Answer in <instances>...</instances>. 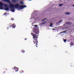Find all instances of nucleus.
<instances>
[{
	"mask_svg": "<svg viewBox=\"0 0 74 74\" xmlns=\"http://www.w3.org/2000/svg\"><path fill=\"white\" fill-rule=\"evenodd\" d=\"M36 47H38L37 46H36Z\"/></svg>",
	"mask_w": 74,
	"mask_h": 74,
	"instance_id": "72a5a7b5",
	"label": "nucleus"
},
{
	"mask_svg": "<svg viewBox=\"0 0 74 74\" xmlns=\"http://www.w3.org/2000/svg\"><path fill=\"white\" fill-rule=\"evenodd\" d=\"M67 41V40L66 39H64V42H66V41Z\"/></svg>",
	"mask_w": 74,
	"mask_h": 74,
	"instance_id": "6ab92c4d",
	"label": "nucleus"
},
{
	"mask_svg": "<svg viewBox=\"0 0 74 74\" xmlns=\"http://www.w3.org/2000/svg\"><path fill=\"white\" fill-rule=\"evenodd\" d=\"M74 45V43L73 42H71L70 44V45Z\"/></svg>",
	"mask_w": 74,
	"mask_h": 74,
	"instance_id": "ddd939ff",
	"label": "nucleus"
},
{
	"mask_svg": "<svg viewBox=\"0 0 74 74\" xmlns=\"http://www.w3.org/2000/svg\"><path fill=\"white\" fill-rule=\"evenodd\" d=\"M33 29L34 30V33H35L36 34H38L39 33V31L36 28H34Z\"/></svg>",
	"mask_w": 74,
	"mask_h": 74,
	"instance_id": "7ed1b4c3",
	"label": "nucleus"
},
{
	"mask_svg": "<svg viewBox=\"0 0 74 74\" xmlns=\"http://www.w3.org/2000/svg\"><path fill=\"white\" fill-rule=\"evenodd\" d=\"M31 34L33 37V38H34V40L33 41V42L34 44H35V46L37 45H38V41H37V38H38V36H37L34 34H33V33H31Z\"/></svg>",
	"mask_w": 74,
	"mask_h": 74,
	"instance_id": "f03ea898",
	"label": "nucleus"
},
{
	"mask_svg": "<svg viewBox=\"0 0 74 74\" xmlns=\"http://www.w3.org/2000/svg\"><path fill=\"white\" fill-rule=\"evenodd\" d=\"M9 29V27H8L7 28V29Z\"/></svg>",
	"mask_w": 74,
	"mask_h": 74,
	"instance_id": "cd10ccee",
	"label": "nucleus"
},
{
	"mask_svg": "<svg viewBox=\"0 0 74 74\" xmlns=\"http://www.w3.org/2000/svg\"><path fill=\"white\" fill-rule=\"evenodd\" d=\"M25 51H23V50H22L21 51V52H22V53H25Z\"/></svg>",
	"mask_w": 74,
	"mask_h": 74,
	"instance_id": "aec40b11",
	"label": "nucleus"
},
{
	"mask_svg": "<svg viewBox=\"0 0 74 74\" xmlns=\"http://www.w3.org/2000/svg\"><path fill=\"white\" fill-rule=\"evenodd\" d=\"M14 20V19H13V20Z\"/></svg>",
	"mask_w": 74,
	"mask_h": 74,
	"instance_id": "f704fd0d",
	"label": "nucleus"
},
{
	"mask_svg": "<svg viewBox=\"0 0 74 74\" xmlns=\"http://www.w3.org/2000/svg\"><path fill=\"white\" fill-rule=\"evenodd\" d=\"M66 32H67V30H65L64 31H63V33H66Z\"/></svg>",
	"mask_w": 74,
	"mask_h": 74,
	"instance_id": "dca6fc26",
	"label": "nucleus"
},
{
	"mask_svg": "<svg viewBox=\"0 0 74 74\" xmlns=\"http://www.w3.org/2000/svg\"><path fill=\"white\" fill-rule=\"evenodd\" d=\"M12 1L13 3H16V0H12Z\"/></svg>",
	"mask_w": 74,
	"mask_h": 74,
	"instance_id": "9b49d317",
	"label": "nucleus"
},
{
	"mask_svg": "<svg viewBox=\"0 0 74 74\" xmlns=\"http://www.w3.org/2000/svg\"><path fill=\"white\" fill-rule=\"evenodd\" d=\"M52 25H53V24H52V23H51L50 25V27H51L52 26Z\"/></svg>",
	"mask_w": 74,
	"mask_h": 74,
	"instance_id": "2eb2a0df",
	"label": "nucleus"
},
{
	"mask_svg": "<svg viewBox=\"0 0 74 74\" xmlns=\"http://www.w3.org/2000/svg\"><path fill=\"white\" fill-rule=\"evenodd\" d=\"M63 5V4H60L59 5V6L60 7H62V5Z\"/></svg>",
	"mask_w": 74,
	"mask_h": 74,
	"instance_id": "4468645a",
	"label": "nucleus"
},
{
	"mask_svg": "<svg viewBox=\"0 0 74 74\" xmlns=\"http://www.w3.org/2000/svg\"><path fill=\"white\" fill-rule=\"evenodd\" d=\"M21 73H24V71L23 70L21 71Z\"/></svg>",
	"mask_w": 74,
	"mask_h": 74,
	"instance_id": "5701e85b",
	"label": "nucleus"
},
{
	"mask_svg": "<svg viewBox=\"0 0 74 74\" xmlns=\"http://www.w3.org/2000/svg\"><path fill=\"white\" fill-rule=\"evenodd\" d=\"M4 15H6V13H4Z\"/></svg>",
	"mask_w": 74,
	"mask_h": 74,
	"instance_id": "bb28decb",
	"label": "nucleus"
},
{
	"mask_svg": "<svg viewBox=\"0 0 74 74\" xmlns=\"http://www.w3.org/2000/svg\"><path fill=\"white\" fill-rule=\"evenodd\" d=\"M63 33V31H62V32H61L60 33L61 34V33Z\"/></svg>",
	"mask_w": 74,
	"mask_h": 74,
	"instance_id": "393cba45",
	"label": "nucleus"
},
{
	"mask_svg": "<svg viewBox=\"0 0 74 74\" xmlns=\"http://www.w3.org/2000/svg\"><path fill=\"white\" fill-rule=\"evenodd\" d=\"M55 30V29H53V30Z\"/></svg>",
	"mask_w": 74,
	"mask_h": 74,
	"instance_id": "c756f323",
	"label": "nucleus"
},
{
	"mask_svg": "<svg viewBox=\"0 0 74 74\" xmlns=\"http://www.w3.org/2000/svg\"><path fill=\"white\" fill-rule=\"evenodd\" d=\"M12 26L13 28H15V27H16V25L15 23H13V24L12 25Z\"/></svg>",
	"mask_w": 74,
	"mask_h": 74,
	"instance_id": "423d86ee",
	"label": "nucleus"
},
{
	"mask_svg": "<svg viewBox=\"0 0 74 74\" xmlns=\"http://www.w3.org/2000/svg\"><path fill=\"white\" fill-rule=\"evenodd\" d=\"M28 0V1H32L33 0Z\"/></svg>",
	"mask_w": 74,
	"mask_h": 74,
	"instance_id": "c85d7f7f",
	"label": "nucleus"
},
{
	"mask_svg": "<svg viewBox=\"0 0 74 74\" xmlns=\"http://www.w3.org/2000/svg\"><path fill=\"white\" fill-rule=\"evenodd\" d=\"M9 7H10V8L11 9L10 11L13 12H15L14 7L16 9L19 8L20 9H23L24 8L27 7V6L25 5H24L23 6L22 5H20L19 4H18L14 5L12 3L10 4L9 5Z\"/></svg>",
	"mask_w": 74,
	"mask_h": 74,
	"instance_id": "f257e3e1",
	"label": "nucleus"
},
{
	"mask_svg": "<svg viewBox=\"0 0 74 74\" xmlns=\"http://www.w3.org/2000/svg\"><path fill=\"white\" fill-rule=\"evenodd\" d=\"M62 22V20H60L59 21V22Z\"/></svg>",
	"mask_w": 74,
	"mask_h": 74,
	"instance_id": "a878e982",
	"label": "nucleus"
},
{
	"mask_svg": "<svg viewBox=\"0 0 74 74\" xmlns=\"http://www.w3.org/2000/svg\"><path fill=\"white\" fill-rule=\"evenodd\" d=\"M46 22H47L46 21H45V22H44L43 23H42V24H41V25H44V23H46Z\"/></svg>",
	"mask_w": 74,
	"mask_h": 74,
	"instance_id": "f3484780",
	"label": "nucleus"
},
{
	"mask_svg": "<svg viewBox=\"0 0 74 74\" xmlns=\"http://www.w3.org/2000/svg\"><path fill=\"white\" fill-rule=\"evenodd\" d=\"M20 3L22 5H23V4H24L23 2H22V1L20 2Z\"/></svg>",
	"mask_w": 74,
	"mask_h": 74,
	"instance_id": "9d476101",
	"label": "nucleus"
},
{
	"mask_svg": "<svg viewBox=\"0 0 74 74\" xmlns=\"http://www.w3.org/2000/svg\"><path fill=\"white\" fill-rule=\"evenodd\" d=\"M5 7H7V4H6V5H5Z\"/></svg>",
	"mask_w": 74,
	"mask_h": 74,
	"instance_id": "4be33fe9",
	"label": "nucleus"
},
{
	"mask_svg": "<svg viewBox=\"0 0 74 74\" xmlns=\"http://www.w3.org/2000/svg\"><path fill=\"white\" fill-rule=\"evenodd\" d=\"M47 19V18H45L44 19L42 20V22H43V21H45Z\"/></svg>",
	"mask_w": 74,
	"mask_h": 74,
	"instance_id": "a211bd4d",
	"label": "nucleus"
},
{
	"mask_svg": "<svg viewBox=\"0 0 74 74\" xmlns=\"http://www.w3.org/2000/svg\"><path fill=\"white\" fill-rule=\"evenodd\" d=\"M13 70H14L16 72H17V71H18L19 68L16 66H14V68H13Z\"/></svg>",
	"mask_w": 74,
	"mask_h": 74,
	"instance_id": "20e7f679",
	"label": "nucleus"
},
{
	"mask_svg": "<svg viewBox=\"0 0 74 74\" xmlns=\"http://www.w3.org/2000/svg\"><path fill=\"white\" fill-rule=\"evenodd\" d=\"M3 1H5V2H7L8 3H10V0H2Z\"/></svg>",
	"mask_w": 74,
	"mask_h": 74,
	"instance_id": "0eeeda50",
	"label": "nucleus"
},
{
	"mask_svg": "<svg viewBox=\"0 0 74 74\" xmlns=\"http://www.w3.org/2000/svg\"><path fill=\"white\" fill-rule=\"evenodd\" d=\"M34 26L35 27H37V25H34Z\"/></svg>",
	"mask_w": 74,
	"mask_h": 74,
	"instance_id": "b1692460",
	"label": "nucleus"
},
{
	"mask_svg": "<svg viewBox=\"0 0 74 74\" xmlns=\"http://www.w3.org/2000/svg\"><path fill=\"white\" fill-rule=\"evenodd\" d=\"M5 9L6 11H9V8L8 7L5 8Z\"/></svg>",
	"mask_w": 74,
	"mask_h": 74,
	"instance_id": "1a4fd4ad",
	"label": "nucleus"
},
{
	"mask_svg": "<svg viewBox=\"0 0 74 74\" xmlns=\"http://www.w3.org/2000/svg\"><path fill=\"white\" fill-rule=\"evenodd\" d=\"M4 5V4H3L2 2H0V8L3 9V6Z\"/></svg>",
	"mask_w": 74,
	"mask_h": 74,
	"instance_id": "39448f33",
	"label": "nucleus"
},
{
	"mask_svg": "<svg viewBox=\"0 0 74 74\" xmlns=\"http://www.w3.org/2000/svg\"><path fill=\"white\" fill-rule=\"evenodd\" d=\"M71 24V23L70 22H66V24L67 25H70V24Z\"/></svg>",
	"mask_w": 74,
	"mask_h": 74,
	"instance_id": "6e6552de",
	"label": "nucleus"
},
{
	"mask_svg": "<svg viewBox=\"0 0 74 74\" xmlns=\"http://www.w3.org/2000/svg\"><path fill=\"white\" fill-rule=\"evenodd\" d=\"M8 26H9V27H10V28H11V27H12V26H11V25H9Z\"/></svg>",
	"mask_w": 74,
	"mask_h": 74,
	"instance_id": "412c9836",
	"label": "nucleus"
},
{
	"mask_svg": "<svg viewBox=\"0 0 74 74\" xmlns=\"http://www.w3.org/2000/svg\"><path fill=\"white\" fill-rule=\"evenodd\" d=\"M64 25H65V24H64Z\"/></svg>",
	"mask_w": 74,
	"mask_h": 74,
	"instance_id": "473e14b6",
	"label": "nucleus"
},
{
	"mask_svg": "<svg viewBox=\"0 0 74 74\" xmlns=\"http://www.w3.org/2000/svg\"><path fill=\"white\" fill-rule=\"evenodd\" d=\"M65 14H66L67 15H69L70 14V13L69 12H66L65 13Z\"/></svg>",
	"mask_w": 74,
	"mask_h": 74,
	"instance_id": "f8f14e48",
	"label": "nucleus"
},
{
	"mask_svg": "<svg viewBox=\"0 0 74 74\" xmlns=\"http://www.w3.org/2000/svg\"><path fill=\"white\" fill-rule=\"evenodd\" d=\"M73 7H74V5H72Z\"/></svg>",
	"mask_w": 74,
	"mask_h": 74,
	"instance_id": "7c9ffc66",
	"label": "nucleus"
},
{
	"mask_svg": "<svg viewBox=\"0 0 74 74\" xmlns=\"http://www.w3.org/2000/svg\"><path fill=\"white\" fill-rule=\"evenodd\" d=\"M25 40H26V38H25Z\"/></svg>",
	"mask_w": 74,
	"mask_h": 74,
	"instance_id": "2f4dec72",
	"label": "nucleus"
}]
</instances>
